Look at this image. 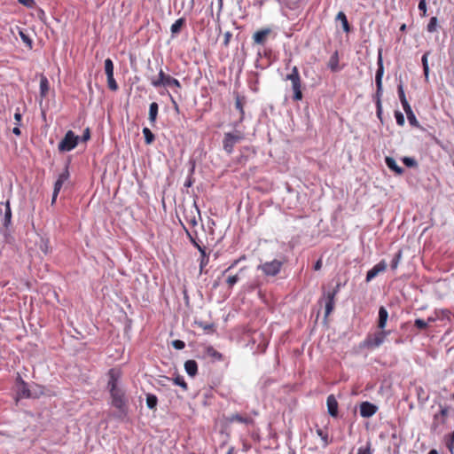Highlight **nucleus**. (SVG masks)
I'll use <instances>...</instances> for the list:
<instances>
[{"mask_svg": "<svg viewBox=\"0 0 454 454\" xmlns=\"http://www.w3.org/2000/svg\"><path fill=\"white\" fill-rule=\"evenodd\" d=\"M108 388L112 398V405L120 411H123L127 405V398L124 391L118 387L121 372L116 369H111L108 372Z\"/></svg>", "mask_w": 454, "mask_h": 454, "instance_id": "f257e3e1", "label": "nucleus"}, {"mask_svg": "<svg viewBox=\"0 0 454 454\" xmlns=\"http://www.w3.org/2000/svg\"><path fill=\"white\" fill-rule=\"evenodd\" d=\"M286 80L291 82L293 90V100L296 102L301 101L303 98L301 90V79L299 73V69L296 66H294L292 68L291 73L286 75Z\"/></svg>", "mask_w": 454, "mask_h": 454, "instance_id": "f03ea898", "label": "nucleus"}, {"mask_svg": "<svg viewBox=\"0 0 454 454\" xmlns=\"http://www.w3.org/2000/svg\"><path fill=\"white\" fill-rule=\"evenodd\" d=\"M377 65H378V69L376 71V75H375V82H376L377 90H376V93L374 95V100H375V104H381V97L383 94L382 77L384 74L382 49H379Z\"/></svg>", "mask_w": 454, "mask_h": 454, "instance_id": "7ed1b4c3", "label": "nucleus"}, {"mask_svg": "<svg viewBox=\"0 0 454 454\" xmlns=\"http://www.w3.org/2000/svg\"><path fill=\"white\" fill-rule=\"evenodd\" d=\"M80 137L72 130H68L63 139L59 143L58 149L59 152H70L74 149L79 142Z\"/></svg>", "mask_w": 454, "mask_h": 454, "instance_id": "20e7f679", "label": "nucleus"}, {"mask_svg": "<svg viewBox=\"0 0 454 454\" xmlns=\"http://www.w3.org/2000/svg\"><path fill=\"white\" fill-rule=\"evenodd\" d=\"M243 139V135L239 131L227 132L224 134L223 140V148L228 153L231 154L236 144Z\"/></svg>", "mask_w": 454, "mask_h": 454, "instance_id": "39448f33", "label": "nucleus"}, {"mask_svg": "<svg viewBox=\"0 0 454 454\" xmlns=\"http://www.w3.org/2000/svg\"><path fill=\"white\" fill-rule=\"evenodd\" d=\"M390 333V331H385L384 329L380 332L375 333L374 334H369L364 340V347L367 348H375L380 347L384 341L386 337Z\"/></svg>", "mask_w": 454, "mask_h": 454, "instance_id": "423d86ee", "label": "nucleus"}, {"mask_svg": "<svg viewBox=\"0 0 454 454\" xmlns=\"http://www.w3.org/2000/svg\"><path fill=\"white\" fill-rule=\"evenodd\" d=\"M184 218L186 223L192 227L198 224V219L200 218V212L196 204L184 209Z\"/></svg>", "mask_w": 454, "mask_h": 454, "instance_id": "0eeeda50", "label": "nucleus"}, {"mask_svg": "<svg viewBox=\"0 0 454 454\" xmlns=\"http://www.w3.org/2000/svg\"><path fill=\"white\" fill-rule=\"evenodd\" d=\"M282 264V262L275 259L260 265L258 268L261 269L265 275L276 276L280 271Z\"/></svg>", "mask_w": 454, "mask_h": 454, "instance_id": "6e6552de", "label": "nucleus"}, {"mask_svg": "<svg viewBox=\"0 0 454 454\" xmlns=\"http://www.w3.org/2000/svg\"><path fill=\"white\" fill-rule=\"evenodd\" d=\"M339 292V285L330 292H327L324 295V299L325 300V317H327L333 310L334 304H335V296L337 293Z\"/></svg>", "mask_w": 454, "mask_h": 454, "instance_id": "1a4fd4ad", "label": "nucleus"}, {"mask_svg": "<svg viewBox=\"0 0 454 454\" xmlns=\"http://www.w3.org/2000/svg\"><path fill=\"white\" fill-rule=\"evenodd\" d=\"M16 392L17 395L20 398H29L35 397L31 391L28 388L27 384L22 380V378L18 375L16 380Z\"/></svg>", "mask_w": 454, "mask_h": 454, "instance_id": "9d476101", "label": "nucleus"}, {"mask_svg": "<svg viewBox=\"0 0 454 454\" xmlns=\"http://www.w3.org/2000/svg\"><path fill=\"white\" fill-rule=\"evenodd\" d=\"M452 409L449 406L439 405V412H436L434 415V424H445L447 422V418L451 413Z\"/></svg>", "mask_w": 454, "mask_h": 454, "instance_id": "9b49d317", "label": "nucleus"}, {"mask_svg": "<svg viewBox=\"0 0 454 454\" xmlns=\"http://www.w3.org/2000/svg\"><path fill=\"white\" fill-rule=\"evenodd\" d=\"M387 262L381 260L379 263L374 265L366 274V282L372 281L378 274L384 272L387 270Z\"/></svg>", "mask_w": 454, "mask_h": 454, "instance_id": "f8f14e48", "label": "nucleus"}, {"mask_svg": "<svg viewBox=\"0 0 454 454\" xmlns=\"http://www.w3.org/2000/svg\"><path fill=\"white\" fill-rule=\"evenodd\" d=\"M270 33H271V29L270 27H265V28L256 31L253 35L254 43L264 45L266 43L267 38Z\"/></svg>", "mask_w": 454, "mask_h": 454, "instance_id": "ddd939ff", "label": "nucleus"}, {"mask_svg": "<svg viewBox=\"0 0 454 454\" xmlns=\"http://www.w3.org/2000/svg\"><path fill=\"white\" fill-rule=\"evenodd\" d=\"M169 76L160 68L157 76L150 78V83L154 88L162 87Z\"/></svg>", "mask_w": 454, "mask_h": 454, "instance_id": "4468645a", "label": "nucleus"}, {"mask_svg": "<svg viewBox=\"0 0 454 454\" xmlns=\"http://www.w3.org/2000/svg\"><path fill=\"white\" fill-rule=\"evenodd\" d=\"M377 410V406L369 402H363L360 404V414L364 418L372 417Z\"/></svg>", "mask_w": 454, "mask_h": 454, "instance_id": "2eb2a0df", "label": "nucleus"}, {"mask_svg": "<svg viewBox=\"0 0 454 454\" xmlns=\"http://www.w3.org/2000/svg\"><path fill=\"white\" fill-rule=\"evenodd\" d=\"M327 67L333 73L339 72L341 69V67L340 66V57L338 51H335L332 54L327 62Z\"/></svg>", "mask_w": 454, "mask_h": 454, "instance_id": "dca6fc26", "label": "nucleus"}, {"mask_svg": "<svg viewBox=\"0 0 454 454\" xmlns=\"http://www.w3.org/2000/svg\"><path fill=\"white\" fill-rule=\"evenodd\" d=\"M326 405L328 413L332 417H336L338 415V402L333 395H328L326 399Z\"/></svg>", "mask_w": 454, "mask_h": 454, "instance_id": "f3484780", "label": "nucleus"}, {"mask_svg": "<svg viewBox=\"0 0 454 454\" xmlns=\"http://www.w3.org/2000/svg\"><path fill=\"white\" fill-rule=\"evenodd\" d=\"M388 318V312L385 307L381 306L379 309V319H378V328L380 330L385 329L387 325V321Z\"/></svg>", "mask_w": 454, "mask_h": 454, "instance_id": "a211bd4d", "label": "nucleus"}, {"mask_svg": "<svg viewBox=\"0 0 454 454\" xmlns=\"http://www.w3.org/2000/svg\"><path fill=\"white\" fill-rule=\"evenodd\" d=\"M69 178V171L67 167L60 173L58 176L57 181L54 184V189L56 192H59L62 188L63 184Z\"/></svg>", "mask_w": 454, "mask_h": 454, "instance_id": "6ab92c4d", "label": "nucleus"}, {"mask_svg": "<svg viewBox=\"0 0 454 454\" xmlns=\"http://www.w3.org/2000/svg\"><path fill=\"white\" fill-rule=\"evenodd\" d=\"M159 112V105L156 102H153L149 106L148 119L152 126L156 123L157 116Z\"/></svg>", "mask_w": 454, "mask_h": 454, "instance_id": "aec40b11", "label": "nucleus"}, {"mask_svg": "<svg viewBox=\"0 0 454 454\" xmlns=\"http://www.w3.org/2000/svg\"><path fill=\"white\" fill-rule=\"evenodd\" d=\"M49 90H50V83H49L48 78L45 75L41 74V78H40V96H41L42 98H44L47 97Z\"/></svg>", "mask_w": 454, "mask_h": 454, "instance_id": "412c9836", "label": "nucleus"}, {"mask_svg": "<svg viewBox=\"0 0 454 454\" xmlns=\"http://www.w3.org/2000/svg\"><path fill=\"white\" fill-rule=\"evenodd\" d=\"M184 369L189 376L194 377L198 373V364L195 360H187L184 363Z\"/></svg>", "mask_w": 454, "mask_h": 454, "instance_id": "4be33fe9", "label": "nucleus"}, {"mask_svg": "<svg viewBox=\"0 0 454 454\" xmlns=\"http://www.w3.org/2000/svg\"><path fill=\"white\" fill-rule=\"evenodd\" d=\"M385 162L388 168L394 171L397 175H402L403 173V168L399 167L395 161V160L392 157H386Z\"/></svg>", "mask_w": 454, "mask_h": 454, "instance_id": "5701e85b", "label": "nucleus"}, {"mask_svg": "<svg viewBox=\"0 0 454 454\" xmlns=\"http://www.w3.org/2000/svg\"><path fill=\"white\" fill-rule=\"evenodd\" d=\"M200 253V257L199 259L200 262V273L201 274L204 271L205 267L208 264L209 262V254L206 252V247L199 250Z\"/></svg>", "mask_w": 454, "mask_h": 454, "instance_id": "b1692460", "label": "nucleus"}, {"mask_svg": "<svg viewBox=\"0 0 454 454\" xmlns=\"http://www.w3.org/2000/svg\"><path fill=\"white\" fill-rule=\"evenodd\" d=\"M328 427H316V434L322 439L325 443V446L331 442V439H329L328 435Z\"/></svg>", "mask_w": 454, "mask_h": 454, "instance_id": "393cba45", "label": "nucleus"}, {"mask_svg": "<svg viewBox=\"0 0 454 454\" xmlns=\"http://www.w3.org/2000/svg\"><path fill=\"white\" fill-rule=\"evenodd\" d=\"M336 20L341 22L342 28L345 32L348 33L350 31V25L348 21L346 14L343 12H338Z\"/></svg>", "mask_w": 454, "mask_h": 454, "instance_id": "a878e982", "label": "nucleus"}, {"mask_svg": "<svg viewBox=\"0 0 454 454\" xmlns=\"http://www.w3.org/2000/svg\"><path fill=\"white\" fill-rule=\"evenodd\" d=\"M206 354L213 358L214 360L220 361L223 359V355L215 349L213 347L209 346L206 348Z\"/></svg>", "mask_w": 454, "mask_h": 454, "instance_id": "bb28decb", "label": "nucleus"}, {"mask_svg": "<svg viewBox=\"0 0 454 454\" xmlns=\"http://www.w3.org/2000/svg\"><path fill=\"white\" fill-rule=\"evenodd\" d=\"M143 135L146 145H151L155 140V136L149 128L145 127L143 129Z\"/></svg>", "mask_w": 454, "mask_h": 454, "instance_id": "cd10ccee", "label": "nucleus"}, {"mask_svg": "<svg viewBox=\"0 0 454 454\" xmlns=\"http://www.w3.org/2000/svg\"><path fill=\"white\" fill-rule=\"evenodd\" d=\"M428 55H429V51H427L422 56V59H421L426 81H428V77H429V67H428V61H427Z\"/></svg>", "mask_w": 454, "mask_h": 454, "instance_id": "c85d7f7f", "label": "nucleus"}, {"mask_svg": "<svg viewBox=\"0 0 454 454\" xmlns=\"http://www.w3.org/2000/svg\"><path fill=\"white\" fill-rule=\"evenodd\" d=\"M444 442L451 454L454 451V431L444 436Z\"/></svg>", "mask_w": 454, "mask_h": 454, "instance_id": "c756f323", "label": "nucleus"}, {"mask_svg": "<svg viewBox=\"0 0 454 454\" xmlns=\"http://www.w3.org/2000/svg\"><path fill=\"white\" fill-rule=\"evenodd\" d=\"M158 403V398L155 395L147 394L146 395V405L149 409H155Z\"/></svg>", "mask_w": 454, "mask_h": 454, "instance_id": "7c9ffc66", "label": "nucleus"}, {"mask_svg": "<svg viewBox=\"0 0 454 454\" xmlns=\"http://www.w3.org/2000/svg\"><path fill=\"white\" fill-rule=\"evenodd\" d=\"M184 25V19L180 18L176 20L171 26L170 30L172 34H178L182 28V27Z\"/></svg>", "mask_w": 454, "mask_h": 454, "instance_id": "2f4dec72", "label": "nucleus"}, {"mask_svg": "<svg viewBox=\"0 0 454 454\" xmlns=\"http://www.w3.org/2000/svg\"><path fill=\"white\" fill-rule=\"evenodd\" d=\"M162 87H174L178 90L182 88L180 82L177 79L172 77L171 75L167 79L166 82Z\"/></svg>", "mask_w": 454, "mask_h": 454, "instance_id": "473e14b6", "label": "nucleus"}, {"mask_svg": "<svg viewBox=\"0 0 454 454\" xmlns=\"http://www.w3.org/2000/svg\"><path fill=\"white\" fill-rule=\"evenodd\" d=\"M403 257V251L400 249L394 256L393 260L391 261L390 267L393 270H396L400 261Z\"/></svg>", "mask_w": 454, "mask_h": 454, "instance_id": "72a5a7b5", "label": "nucleus"}, {"mask_svg": "<svg viewBox=\"0 0 454 454\" xmlns=\"http://www.w3.org/2000/svg\"><path fill=\"white\" fill-rule=\"evenodd\" d=\"M11 219H12V210H11V207H10V202L9 201H6L5 203V212H4V226H8L9 223H11Z\"/></svg>", "mask_w": 454, "mask_h": 454, "instance_id": "f704fd0d", "label": "nucleus"}, {"mask_svg": "<svg viewBox=\"0 0 454 454\" xmlns=\"http://www.w3.org/2000/svg\"><path fill=\"white\" fill-rule=\"evenodd\" d=\"M184 229L185 231V233H186V236L187 238L189 239V240L191 241V243L198 249V250H200L202 249L204 247L200 246L198 241L196 240V238L192 235V233H191L184 226Z\"/></svg>", "mask_w": 454, "mask_h": 454, "instance_id": "c9c22d12", "label": "nucleus"}, {"mask_svg": "<svg viewBox=\"0 0 454 454\" xmlns=\"http://www.w3.org/2000/svg\"><path fill=\"white\" fill-rule=\"evenodd\" d=\"M231 422H235V423H240V424H249L251 421L249 419V418L247 417H243L241 415H233L231 419Z\"/></svg>", "mask_w": 454, "mask_h": 454, "instance_id": "e433bc0d", "label": "nucleus"}, {"mask_svg": "<svg viewBox=\"0 0 454 454\" xmlns=\"http://www.w3.org/2000/svg\"><path fill=\"white\" fill-rule=\"evenodd\" d=\"M106 78H107L108 88L113 91H116L118 90L119 86L114 77V74L106 75Z\"/></svg>", "mask_w": 454, "mask_h": 454, "instance_id": "4c0bfd02", "label": "nucleus"}, {"mask_svg": "<svg viewBox=\"0 0 454 454\" xmlns=\"http://www.w3.org/2000/svg\"><path fill=\"white\" fill-rule=\"evenodd\" d=\"M105 72L106 75L114 74V63L111 59L105 60Z\"/></svg>", "mask_w": 454, "mask_h": 454, "instance_id": "58836bf2", "label": "nucleus"}, {"mask_svg": "<svg viewBox=\"0 0 454 454\" xmlns=\"http://www.w3.org/2000/svg\"><path fill=\"white\" fill-rule=\"evenodd\" d=\"M437 22H438L437 18L432 17L427 24V31L430 33L435 32L436 27H437Z\"/></svg>", "mask_w": 454, "mask_h": 454, "instance_id": "ea45409f", "label": "nucleus"}, {"mask_svg": "<svg viewBox=\"0 0 454 454\" xmlns=\"http://www.w3.org/2000/svg\"><path fill=\"white\" fill-rule=\"evenodd\" d=\"M174 383L177 386H180L184 391L188 389V385L182 376H176L174 379Z\"/></svg>", "mask_w": 454, "mask_h": 454, "instance_id": "a19ab883", "label": "nucleus"}, {"mask_svg": "<svg viewBox=\"0 0 454 454\" xmlns=\"http://www.w3.org/2000/svg\"><path fill=\"white\" fill-rule=\"evenodd\" d=\"M235 106L240 112V119H243L245 113H244L243 102L239 97L236 98Z\"/></svg>", "mask_w": 454, "mask_h": 454, "instance_id": "79ce46f5", "label": "nucleus"}, {"mask_svg": "<svg viewBox=\"0 0 454 454\" xmlns=\"http://www.w3.org/2000/svg\"><path fill=\"white\" fill-rule=\"evenodd\" d=\"M414 325L419 328V330H425L428 326V322H426L425 320L421 318H417L414 321Z\"/></svg>", "mask_w": 454, "mask_h": 454, "instance_id": "37998d69", "label": "nucleus"}, {"mask_svg": "<svg viewBox=\"0 0 454 454\" xmlns=\"http://www.w3.org/2000/svg\"><path fill=\"white\" fill-rule=\"evenodd\" d=\"M397 93H398V97H399L401 103L407 101V98L405 97V93L403 90V85L402 82H400L397 86Z\"/></svg>", "mask_w": 454, "mask_h": 454, "instance_id": "c03bdc74", "label": "nucleus"}, {"mask_svg": "<svg viewBox=\"0 0 454 454\" xmlns=\"http://www.w3.org/2000/svg\"><path fill=\"white\" fill-rule=\"evenodd\" d=\"M395 118L396 123L399 126L402 127V126L404 125V123H405L404 116H403V114L400 111H395Z\"/></svg>", "mask_w": 454, "mask_h": 454, "instance_id": "a18cd8bd", "label": "nucleus"}, {"mask_svg": "<svg viewBox=\"0 0 454 454\" xmlns=\"http://www.w3.org/2000/svg\"><path fill=\"white\" fill-rule=\"evenodd\" d=\"M407 119H408V121H409V122H410V124H411V126H413V127H417V128H419V127H420L419 122V121L417 120V118H416V116H415L414 113H411V114H408V115H407Z\"/></svg>", "mask_w": 454, "mask_h": 454, "instance_id": "49530a36", "label": "nucleus"}, {"mask_svg": "<svg viewBox=\"0 0 454 454\" xmlns=\"http://www.w3.org/2000/svg\"><path fill=\"white\" fill-rule=\"evenodd\" d=\"M18 3L30 9L35 8L36 4L35 0H18Z\"/></svg>", "mask_w": 454, "mask_h": 454, "instance_id": "de8ad7c7", "label": "nucleus"}, {"mask_svg": "<svg viewBox=\"0 0 454 454\" xmlns=\"http://www.w3.org/2000/svg\"><path fill=\"white\" fill-rule=\"evenodd\" d=\"M239 278L238 275L230 276L226 279V283H227L228 286L230 288H231L239 281Z\"/></svg>", "mask_w": 454, "mask_h": 454, "instance_id": "09e8293b", "label": "nucleus"}, {"mask_svg": "<svg viewBox=\"0 0 454 454\" xmlns=\"http://www.w3.org/2000/svg\"><path fill=\"white\" fill-rule=\"evenodd\" d=\"M419 10L421 11L422 16L427 15V1L426 0H420L419 3Z\"/></svg>", "mask_w": 454, "mask_h": 454, "instance_id": "8fccbe9b", "label": "nucleus"}, {"mask_svg": "<svg viewBox=\"0 0 454 454\" xmlns=\"http://www.w3.org/2000/svg\"><path fill=\"white\" fill-rule=\"evenodd\" d=\"M231 36H232V34L230 31H227L224 33L223 41V46L227 47L229 45Z\"/></svg>", "mask_w": 454, "mask_h": 454, "instance_id": "3c124183", "label": "nucleus"}, {"mask_svg": "<svg viewBox=\"0 0 454 454\" xmlns=\"http://www.w3.org/2000/svg\"><path fill=\"white\" fill-rule=\"evenodd\" d=\"M403 162L407 166V167H414L416 166V160L412 158H409V157H404L403 159Z\"/></svg>", "mask_w": 454, "mask_h": 454, "instance_id": "603ef678", "label": "nucleus"}, {"mask_svg": "<svg viewBox=\"0 0 454 454\" xmlns=\"http://www.w3.org/2000/svg\"><path fill=\"white\" fill-rule=\"evenodd\" d=\"M401 104H402V106H403L406 115L411 114V113H413V111H412V109H411L408 100L404 101V102H403Z\"/></svg>", "mask_w": 454, "mask_h": 454, "instance_id": "864d4df0", "label": "nucleus"}, {"mask_svg": "<svg viewBox=\"0 0 454 454\" xmlns=\"http://www.w3.org/2000/svg\"><path fill=\"white\" fill-rule=\"evenodd\" d=\"M173 347L176 349H183L185 347V344L183 340H176L172 343Z\"/></svg>", "mask_w": 454, "mask_h": 454, "instance_id": "5fc2aeb1", "label": "nucleus"}, {"mask_svg": "<svg viewBox=\"0 0 454 454\" xmlns=\"http://www.w3.org/2000/svg\"><path fill=\"white\" fill-rule=\"evenodd\" d=\"M20 37L23 40V42L26 43L28 45V47L31 49L32 43H33L32 40L22 32H20Z\"/></svg>", "mask_w": 454, "mask_h": 454, "instance_id": "6e6d98bb", "label": "nucleus"}, {"mask_svg": "<svg viewBox=\"0 0 454 454\" xmlns=\"http://www.w3.org/2000/svg\"><path fill=\"white\" fill-rule=\"evenodd\" d=\"M90 138V130L89 128H87L82 134V141L87 142Z\"/></svg>", "mask_w": 454, "mask_h": 454, "instance_id": "4d7b16f0", "label": "nucleus"}, {"mask_svg": "<svg viewBox=\"0 0 454 454\" xmlns=\"http://www.w3.org/2000/svg\"><path fill=\"white\" fill-rule=\"evenodd\" d=\"M376 114L380 120H381L382 115V104H376Z\"/></svg>", "mask_w": 454, "mask_h": 454, "instance_id": "13d9d810", "label": "nucleus"}, {"mask_svg": "<svg viewBox=\"0 0 454 454\" xmlns=\"http://www.w3.org/2000/svg\"><path fill=\"white\" fill-rule=\"evenodd\" d=\"M168 94L169 96V99H170V101H171L175 110L178 111L179 108H178L177 103L176 102V100L174 99V98L172 97V95L168 91Z\"/></svg>", "mask_w": 454, "mask_h": 454, "instance_id": "bf43d9fd", "label": "nucleus"}, {"mask_svg": "<svg viewBox=\"0 0 454 454\" xmlns=\"http://www.w3.org/2000/svg\"><path fill=\"white\" fill-rule=\"evenodd\" d=\"M14 119L17 121V125L19 126L21 121V114L19 110L14 114Z\"/></svg>", "mask_w": 454, "mask_h": 454, "instance_id": "052dcab7", "label": "nucleus"}, {"mask_svg": "<svg viewBox=\"0 0 454 454\" xmlns=\"http://www.w3.org/2000/svg\"><path fill=\"white\" fill-rule=\"evenodd\" d=\"M357 454H371V450L369 448H360Z\"/></svg>", "mask_w": 454, "mask_h": 454, "instance_id": "680f3d73", "label": "nucleus"}, {"mask_svg": "<svg viewBox=\"0 0 454 454\" xmlns=\"http://www.w3.org/2000/svg\"><path fill=\"white\" fill-rule=\"evenodd\" d=\"M322 268V260L319 259L316 262V263L314 264V270H319L320 269Z\"/></svg>", "mask_w": 454, "mask_h": 454, "instance_id": "e2e57ef3", "label": "nucleus"}, {"mask_svg": "<svg viewBox=\"0 0 454 454\" xmlns=\"http://www.w3.org/2000/svg\"><path fill=\"white\" fill-rule=\"evenodd\" d=\"M59 193V192H56L55 190H53L52 198H51L52 205L56 202Z\"/></svg>", "mask_w": 454, "mask_h": 454, "instance_id": "0e129e2a", "label": "nucleus"}, {"mask_svg": "<svg viewBox=\"0 0 454 454\" xmlns=\"http://www.w3.org/2000/svg\"><path fill=\"white\" fill-rule=\"evenodd\" d=\"M238 262H239V261H238V260L234 261V262H232V263L228 267V269H226V270H224V272H223V273H225V272L229 271L231 269L234 268V267L238 264Z\"/></svg>", "mask_w": 454, "mask_h": 454, "instance_id": "69168bd1", "label": "nucleus"}, {"mask_svg": "<svg viewBox=\"0 0 454 454\" xmlns=\"http://www.w3.org/2000/svg\"><path fill=\"white\" fill-rule=\"evenodd\" d=\"M12 132H13V134H15L16 136H20V133H21V132H20V128H19L18 126H17V127H14V128L12 129Z\"/></svg>", "mask_w": 454, "mask_h": 454, "instance_id": "338daca9", "label": "nucleus"}, {"mask_svg": "<svg viewBox=\"0 0 454 454\" xmlns=\"http://www.w3.org/2000/svg\"><path fill=\"white\" fill-rule=\"evenodd\" d=\"M427 454H439L436 450H431Z\"/></svg>", "mask_w": 454, "mask_h": 454, "instance_id": "774afa93", "label": "nucleus"}]
</instances>
